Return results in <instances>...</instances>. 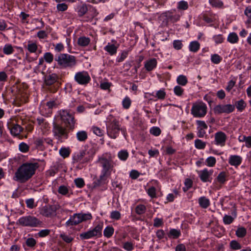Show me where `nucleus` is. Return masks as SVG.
Instances as JSON below:
<instances>
[{
	"label": "nucleus",
	"mask_w": 251,
	"mask_h": 251,
	"mask_svg": "<svg viewBox=\"0 0 251 251\" xmlns=\"http://www.w3.org/2000/svg\"><path fill=\"white\" fill-rule=\"evenodd\" d=\"M39 167L37 162H26L21 165L15 173L13 179L23 183L29 180Z\"/></svg>",
	"instance_id": "obj_1"
},
{
	"label": "nucleus",
	"mask_w": 251,
	"mask_h": 251,
	"mask_svg": "<svg viewBox=\"0 0 251 251\" xmlns=\"http://www.w3.org/2000/svg\"><path fill=\"white\" fill-rule=\"evenodd\" d=\"M114 157L110 153H104L98 157L97 163L101 168L100 175L101 179H106L109 176L113 171L116 163Z\"/></svg>",
	"instance_id": "obj_2"
},
{
	"label": "nucleus",
	"mask_w": 251,
	"mask_h": 251,
	"mask_svg": "<svg viewBox=\"0 0 251 251\" xmlns=\"http://www.w3.org/2000/svg\"><path fill=\"white\" fill-rule=\"evenodd\" d=\"M106 124V130L108 136L112 139H116L119 135L121 131L125 137L126 136V129L122 127L119 120L110 115Z\"/></svg>",
	"instance_id": "obj_3"
},
{
	"label": "nucleus",
	"mask_w": 251,
	"mask_h": 251,
	"mask_svg": "<svg viewBox=\"0 0 251 251\" xmlns=\"http://www.w3.org/2000/svg\"><path fill=\"white\" fill-rule=\"evenodd\" d=\"M55 61L61 69H72L77 64L76 57L68 53H60L55 56Z\"/></svg>",
	"instance_id": "obj_4"
},
{
	"label": "nucleus",
	"mask_w": 251,
	"mask_h": 251,
	"mask_svg": "<svg viewBox=\"0 0 251 251\" xmlns=\"http://www.w3.org/2000/svg\"><path fill=\"white\" fill-rule=\"evenodd\" d=\"M23 226L35 227L40 226L42 222L33 216H25L20 218L17 223Z\"/></svg>",
	"instance_id": "obj_5"
},
{
	"label": "nucleus",
	"mask_w": 251,
	"mask_h": 251,
	"mask_svg": "<svg viewBox=\"0 0 251 251\" xmlns=\"http://www.w3.org/2000/svg\"><path fill=\"white\" fill-rule=\"evenodd\" d=\"M103 223L98 224L94 228L88 231L80 234L79 237L81 240H87L93 238H99L102 236Z\"/></svg>",
	"instance_id": "obj_6"
},
{
	"label": "nucleus",
	"mask_w": 251,
	"mask_h": 251,
	"mask_svg": "<svg viewBox=\"0 0 251 251\" xmlns=\"http://www.w3.org/2000/svg\"><path fill=\"white\" fill-rule=\"evenodd\" d=\"M62 122L69 129L73 130L75 128V121L73 113L69 110H63L60 112Z\"/></svg>",
	"instance_id": "obj_7"
},
{
	"label": "nucleus",
	"mask_w": 251,
	"mask_h": 251,
	"mask_svg": "<svg viewBox=\"0 0 251 251\" xmlns=\"http://www.w3.org/2000/svg\"><path fill=\"white\" fill-rule=\"evenodd\" d=\"M63 127L61 124L53 123L52 132L54 136L58 140L67 139L68 138L69 129Z\"/></svg>",
	"instance_id": "obj_8"
},
{
	"label": "nucleus",
	"mask_w": 251,
	"mask_h": 251,
	"mask_svg": "<svg viewBox=\"0 0 251 251\" xmlns=\"http://www.w3.org/2000/svg\"><path fill=\"white\" fill-rule=\"evenodd\" d=\"M191 112L194 117H203L206 114V105L203 102L195 103L193 104Z\"/></svg>",
	"instance_id": "obj_9"
},
{
	"label": "nucleus",
	"mask_w": 251,
	"mask_h": 251,
	"mask_svg": "<svg viewBox=\"0 0 251 251\" xmlns=\"http://www.w3.org/2000/svg\"><path fill=\"white\" fill-rule=\"evenodd\" d=\"M235 110V106L233 104H218L213 108L214 113L215 114H221L223 113L229 114Z\"/></svg>",
	"instance_id": "obj_10"
},
{
	"label": "nucleus",
	"mask_w": 251,
	"mask_h": 251,
	"mask_svg": "<svg viewBox=\"0 0 251 251\" xmlns=\"http://www.w3.org/2000/svg\"><path fill=\"white\" fill-rule=\"evenodd\" d=\"M75 80L79 84L86 85L91 80L90 76L86 71H81L76 73L74 76Z\"/></svg>",
	"instance_id": "obj_11"
},
{
	"label": "nucleus",
	"mask_w": 251,
	"mask_h": 251,
	"mask_svg": "<svg viewBox=\"0 0 251 251\" xmlns=\"http://www.w3.org/2000/svg\"><path fill=\"white\" fill-rule=\"evenodd\" d=\"M36 148L40 150H43L48 146H53L52 140L50 138H37L34 142Z\"/></svg>",
	"instance_id": "obj_12"
},
{
	"label": "nucleus",
	"mask_w": 251,
	"mask_h": 251,
	"mask_svg": "<svg viewBox=\"0 0 251 251\" xmlns=\"http://www.w3.org/2000/svg\"><path fill=\"white\" fill-rule=\"evenodd\" d=\"M56 207L54 205H47L40 208L39 213L46 217H51L56 215Z\"/></svg>",
	"instance_id": "obj_13"
},
{
	"label": "nucleus",
	"mask_w": 251,
	"mask_h": 251,
	"mask_svg": "<svg viewBox=\"0 0 251 251\" xmlns=\"http://www.w3.org/2000/svg\"><path fill=\"white\" fill-rule=\"evenodd\" d=\"M213 174V171H208L207 169H204L198 172L199 176L201 180L203 182H211L212 178L211 176Z\"/></svg>",
	"instance_id": "obj_14"
},
{
	"label": "nucleus",
	"mask_w": 251,
	"mask_h": 251,
	"mask_svg": "<svg viewBox=\"0 0 251 251\" xmlns=\"http://www.w3.org/2000/svg\"><path fill=\"white\" fill-rule=\"evenodd\" d=\"M8 128L10 131L11 134L15 137L20 135L23 131L24 128L19 125L14 123L8 124Z\"/></svg>",
	"instance_id": "obj_15"
},
{
	"label": "nucleus",
	"mask_w": 251,
	"mask_h": 251,
	"mask_svg": "<svg viewBox=\"0 0 251 251\" xmlns=\"http://www.w3.org/2000/svg\"><path fill=\"white\" fill-rule=\"evenodd\" d=\"M226 138V135L224 132L222 131L216 132L215 134V144L221 147L224 146L225 145Z\"/></svg>",
	"instance_id": "obj_16"
},
{
	"label": "nucleus",
	"mask_w": 251,
	"mask_h": 251,
	"mask_svg": "<svg viewBox=\"0 0 251 251\" xmlns=\"http://www.w3.org/2000/svg\"><path fill=\"white\" fill-rule=\"evenodd\" d=\"M180 18V16L178 14H176L173 15L172 14V12L167 11L161 14L159 18L160 20L161 19H163L164 20H166L167 21L170 20L173 22H176L179 20Z\"/></svg>",
	"instance_id": "obj_17"
},
{
	"label": "nucleus",
	"mask_w": 251,
	"mask_h": 251,
	"mask_svg": "<svg viewBox=\"0 0 251 251\" xmlns=\"http://www.w3.org/2000/svg\"><path fill=\"white\" fill-rule=\"evenodd\" d=\"M81 222H82L80 214L79 213L75 214L66 222L65 225L67 226H75Z\"/></svg>",
	"instance_id": "obj_18"
},
{
	"label": "nucleus",
	"mask_w": 251,
	"mask_h": 251,
	"mask_svg": "<svg viewBox=\"0 0 251 251\" xmlns=\"http://www.w3.org/2000/svg\"><path fill=\"white\" fill-rule=\"evenodd\" d=\"M58 79L59 77L57 75L53 73L46 75L44 78V82L46 85L50 86L56 82Z\"/></svg>",
	"instance_id": "obj_19"
},
{
	"label": "nucleus",
	"mask_w": 251,
	"mask_h": 251,
	"mask_svg": "<svg viewBox=\"0 0 251 251\" xmlns=\"http://www.w3.org/2000/svg\"><path fill=\"white\" fill-rule=\"evenodd\" d=\"M157 62L155 58H151L145 62L144 67L148 72H150L155 69Z\"/></svg>",
	"instance_id": "obj_20"
},
{
	"label": "nucleus",
	"mask_w": 251,
	"mask_h": 251,
	"mask_svg": "<svg viewBox=\"0 0 251 251\" xmlns=\"http://www.w3.org/2000/svg\"><path fill=\"white\" fill-rule=\"evenodd\" d=\"M242 162V158L237 155H232L229 157L228 163L231 166L237 167Z\"/></svg>",
	"instance_id": "obj_21"
},
{
	"label": "nucleus",
	"mask_w": 251,
	"mask_h": 251,
	"mask_svg": "<svg viewBox=\"0 0 251 251\" xmlns=\"http://www.w3.org/2000/svg\"><path fill=\"white\" fill-rule=\"evenodd\" d=\"M118 49V47H116L114 44L108 43L107 45L104 47V50L108 52L111 55H113L116 53Z\"/></svg>",
	"instance_id": "obj_22"
},
{
	"label": "nucleus",
	"mask_w": 251,
	"mask_h": 251,
	"mask_svg": "<svg viewBox=\"0 0 251 251\" xmlns=\"http://www.w3.org/2000/svg\"><path fill=\"white\" fill-rule=\"evenodd\" d=\"M200 206L202 208H207L210 204L209 200L204 196L201 197L198 200Z\"/></svg>",
	"instance_id": "obj_23"
},
{
	"label": "nucleus",
	"mask_w": 251,
	"mask_h": 251,
	"mask_svg": "<svg viewBox=\"0 0 251 251\" xmlns=\"http://www.w3.org/2000/svg\"><path fill=\"white\" fill-rule=\"evenodd\" d=\"M76 137L78 141L84 142L87 139L88 134L86 131L80 130L76 133Z\"/></svg>",
	"instance_id": "obj_24"
},
{
	"label": "nucleus",
	"mask_w": 251,
	"mask_h": 251,
	"mask_svg": "<svg viewBox=\"0 0 251 251\" xmlns=\"http://www.w3.org/2000/svg\"><path fill=\"white\" fill-rule=\"evenodd\" d=\"M90 42V39L85 36H81L78 38L77 44L79 46L86 47L88 46Z\"/></svg>",
	"instance_id": "obj_25"
},
{
	"label": "nucleus",
	"mask_w": 251,
	"mask_h": 251,
	"mask_svg": "<svg viewBox=\"0 0 251 251\" xmlns=\"http://www.w3.org/2000/svg\"><path fill=\"white\" fill-rule=\"evenodd\" d=\"M236 107L237 110L240 112H242L246 107V103L242 99L236 101L235 104H233Z\"/></svg>",
	"instance_id": "obj_26"
},
{
	"label": "nucleus",
	"mask_w": 251,
	"mask_h": 251,
	"mask_svg": "<svg viewBox=\"0 0 251 251\" xmlns=\"http://www.w3.org/2000/svg\"><path fill=\"white\" fill-rule=\"evenodd\" d=\"M200 48V43L197 41H192L190 42L189 46V49L190 51L193 52H197Z\"/></svg>",
	"instance_id": "obj_27"
},
{
	"label": "nucleus",
	"mask_w": 251,
	"mask_h": 251,
	"mask_svg": "<svg viewBox=\"0 0 251 251\" xmlns=\"http://www.w3.org/2000/svg\"><path fill=\"white\" fill-rule=\"evenodd\" d=\"M88 11L87 5L85 4H82L77 7V14L79 17H82Z\"/></svg>",
	"instance_id": "obj_28"
},
{
	"label": "nucleus",
	"mask_w": 251,
	"mask_h": 251,
	"mask_svg": "<svg viewBox=\"0 0 251 251\" xmlns=\"http://www.w3.org/2000/svg\"><path fill=\"white\" fill-rule=\"evenodd\" d=\"M227 40L231 44H235L238 42L239 38L236 33L231 32L229 34Z\"/></svg>",
	"instance_id": "obj_29"
},
{
	"label": "nucleus",
	"mask_w": 251,
	"mask_h": 251,
	"mask_svg": "<svg viewBox=\"0 0 251 251\" xmlns=\"http://www.w3.org/2000/svg\"><path fill=\"white\" fill-rule=\"evenodd\" d=\"M114 229L112 226H107L103 231V235L106 238L111 237L113 234Z\"/></svg>",
	"instance_id": "obj_30"
},
{
	"label": "nucleus",
	"mask_w": 251,
	"mask_h": 251,
	"mask_svg": "<svg viewBox=\"0 0 251 251\" xmlns=\"http://www.w3.org/2000/svg\"><path fill=\"white\" fill-rule=\"evenodd\" d=\"M85 154H86L85 151H81L79 152H78L77 154L74 155V156L73 157V160L75 162H83V161H82V159H83V157H84V156L85 155Z\"/></svg>",
	"instance_id": "obj_31"
},
{
	"label": "nucleus",
	"mask_w": 251,
	"mask_h": 251,
	"mask_svg": "<svg viewBox=\"0 0 251 251\" xmlns=\"http://www.w3.org/2000/svg\"><path fill=\"white\" fill-rule=\"evenodd\" d=\"M14 50L11 45L7 44L4 45L3 48V52L4 54L9 55L13 53Z\"/></svg>",
	"instance_id": "obj_32"
},
{
	"label": "nucleus",
	"mask_w": 251,
	"mask_h": 251,
	"mask_svg": "<svg viewBox=\"0 0 251 251\" xmlns=\"http://www.w3.org/2000/svg\"><path fill=\"white\" fill-rule=\"evenodd\" d=\"M177 83L182 86H185L188 82L187 78L184 75H179L176 79Z\"/></svg>",
	"instance_id": "obj_33"
},
{
	"label": "nucleus",
	"mask_w": 251,
	"mask_h": 251,
	"mask_svg": "<svg viewBox=\"0 0 251 251\" xmlns=\"http://www.w3.org/2000/svg\"><path fill=\"white\" fill-rule=\"evenodd\" d=\"M247 234V230L244 227H240L236 231V235L239 238H243Z\"/></svg>",
	"instance_id": "obj_34"
},
{
	"label": "nucleus",
	"mask_w": 251,
	"mask_h": 251,
	"mask_svg": "<svg viewBox=\"0 0 251 251\" xmlns=\"http://www.w3.org/2000/svg\"><path fill=\"white\" fill-rule=\"evenodd\" d=\"M27 49L30 52L34 53L37 50V45L35 43L28 41Z\"/></svg>",
	"instance_id": "obj_35"
},
{
	"label": "nucleus",
	"mask_w": 251,
	"mask_h": 251,
	"mask_svg": "<svg viewBox=\"0 0 251 251\" xmlns=\"http://www.w3.org/2000/svg\"><path fill=\"white\" fill-rule=\"evenodd\" d=\"M180 231L176 229H171L170 230L168 236L169 238H173L174 239L177 238L180 235Z\"/></svg>",
	"instance_id": "obj_36"
},
{
	"label": "nucleus",
	"mask_w": 251,
	"mask_h": 251,
	"mask_svg": "<svg viewBox=\"0 0 251 251\" xmlns=\"http://www.w3.org/2000/svg\"><path fill=\"white\" fill-rule=\"evenodd\" d=\"M195 146L197 149L199 150L204 149L206 146V142L200 139H196L195 141Z\"/></svg>",
	"instance_id": "obj_37"
},
{
	"label": "nucleus",
	"mask_w": 251,
	"mask_h": 251,
	"mask_svg": "<svg viewBox=\"0 0 251 251\" xmlns=\"http://www.w3.org/2000/svg\"><path fill=\"white\" fill-rule=\"evenodd\" d=\"M227 175L224 172H221L217 176V179L221 184H224L226 181Z\"/></svg>",
	"instance_id": "obj_38"
},
{
	"label": "nucleus",
	"mask_w": 251,
	"mask_h": 251,
	"mask_svg": "<svg viewBox=\"0 0 251 251\" xmlns=\"http://www.w3.org/2000/svg\"><path fill=\"white\" fill-rule=\"evenodd\" d=\"M146 207L144 204H139L135 207V212L138 215H142L145 213Z\"/></svg>",
	"instance_id": "obj_39"
},
{
	"label": "nucleus",
	"mask_w": 251,
	"mask_h": 251,
	"mask_svg": "<svg viewBox=\"0 0 251 251\" xmlns=\"http://www.w3.org/2000/svg\"><path fill=\"white\" fill-rule=\"evenodd\" d=\"M119 158L122 161H126L128 157V153L126 150H122L118 153Z\"/></svg>",
	"instance_id": "obj_40"
},
{
	"label": "nucleus",
	"mask_w": 251,
	"mask_h": 251,
	"mask_svg": "<svg viewBox=\"0 0 251 251\" xmlns=\"http://www.w3.org/2000/svg\"><path fill=\"white\" fill-rule=\"evenodd\" d=\"M177 8L179 10H185L188 8V3L184 0H181L177 3Z\"/></svg>",
	"instance_id": "obj_41"
},
{
	"label": "nucleus",
	"mask_w": 251,
	"mask_h": 251,
	"mask_svg": "<svg viewBox=\"0 0 251 251\" xmlns=\"http://www.w3.org/2000/svg\"><path fill=\"white\" fill-rule=\"evenodd\" d=\"M131 103V100L127 96L122 101V105L126 109H127L130 107Z\"/></svg>",
	"instance_id": "obj_42"
},
{
	"label": "nucleus",
	"mask_w": 251,
	"mask_h": 251,
	"mask_svg": "<svg viewBox=\"0 0 251 251\" xmlns=\"http://www.w3.org/2000/svg\"><path fill=\"white\" fill-rule=\"evenodd\" d=\"M59 154L63 158L68 157L70 154V150L69 148H61L59 150Z\"/></svg>",
	"instance_id": "obj_43"
},
{
	"label": "nucleus",
	"mask_w": 251,
	"mask_h": 251,
	"mask_svg": "<svg viewBox=\"0 0 251 251\" xmlns=\"http://www.w3.org/2000/svg\"><path fill=\"white\" fill-rule=\"evenodd\" d=\"M44 59L47 63L50 64L53 60V55L50 52H46L44 55Z\"/></svg>",
	"instance_id": "obj_44"
},
{
	"label": "nucleus",
	"mask_w": 251,
	"mask_h": 251,
	"mask_svg": "<svg viewBox=\"0 0 251 251\" xmlns=\"http://www.w3.org/2000/svg\"><path fill=\"white\" fill-rule=\"evenodd\" d=\"M222 60V58L218 54H212L211 56V61L214 64H219Z\"/></svg>",
	"instance_id": "obj_45"
},
{
	"label": "nucleus",
	"mask_w": 251,
	"mask_h": 251,
	"mask_svg": "<svg viewBox=\"0 0 251 251\" xmlns=\"http://www.w3.org/2000/svg\"><path fill=\"white\" fill-rule=\"evenodd\" d=\"M206 164L208 167H213L216 162V158L213 156L208 157L205 160Z\"/></svg>",
	"instance_id": "obj_46"
},
{
	"label": "nucleus",
	"mask_w": 251,
	"mask_h": 251,
	"mask_svg": "<svg viewBox=\"0 0 251 251\" xmlns=\"http://www.w3.org/2000/svg\"><path fill=\"white\" fill-rule=\"evenodd\" d=\"M25 244L27 247L33 249L36 244V241L33 238H28L25 241Z\"/></svg>",
	"instance_id": "obj_47"
},
{
	"label": "nucleus",
	"mask_w": 251,
	"mask_h": 251,
	"mask_svg": "<svg viewBox=\"0 0 251 251\" xmlns=\"http://www.w3.org/2000/svg\"><path fill=\"white\" fill-rule=\"evenodd\" d=\"M29 147L25 142L21 143L19 145V149L20 151L25 153L29 151Z\"/></svg>",
	"instance_id": "obj_48"
},
{
	"label": "nucleus",
	"mask_w": 251,
	"mask_h": 251,
	"mask_svg": "<svg viewBox=\"0 0 251 251\" xmlns=\"http://www.w3.org/2000/svg\"><path fill=\"white\" fill-rule=\"evenodd\" d=\"M110 218L114 220H119L121 218L120 212L117 210L112 211L110 213Z\"/></svg>",
	"instance_id": "obj_49"
},
{
	"label": "nucleus",
	"mask_w": 251,
	"mask_h": 251,
	"mask_svg": "<svg viewBox=\"0 0 251 251\" xmlns=\"http://www.w3.org/2000/svg\"><path fill=\"white\" fill-rule=\"evenodd\" d=\"M235 217L236 215L234 217H232L231 216L225 215L223 217V222L226 225H229L233 222Z\"/></svg>",
	"instance_id": "obj_50"
},
{
	"label": "nucleus",
	"mask_w": 251,
	"mask_h": 251,
	"mask_svg": "<svg viewBox=\"0 0 251 251\" xmlns=\"http://www.w3.org/2000/svg\"><path fill=\"white\" fill-rule=\"evenodd\" d=\"M230 247L231 249L238 250L241 248V245L236 240H232L230 242Z\"/></svg>",
	"instance_id": "obj_51"
},
{
	"label": "nucleus",
	"mask_w": 251,
	"mask_h": 251,
	"mask_svg": "<svg viewBox=\"0 0 251 251\" xmlns=\"http://www.w3.org/2000/svg\"><path fill=\"white\" fill-rule=\"evenodd\" d=\"M68 6L65 3H58L56 5L57 10L59 12H63L67 10Z\"/></svg>",
	"instance_id": "obj_52"
},
{
	"label": "nucleus",
	"mask_w": 251,
	"mask_h": 251,
	"mask_svg": "<svg viewBox=\"0 0 251 251\" xmlns=\"http://www.w3.org/2000/svg\"><path fill=\"white\" fill-rule=\"evenodd\" d=\"M161 129L157 126H153L150 129V133L155 136H159L161 133Z\"/></svg>",
	"instance_id": "obj_53"
},
{
	"label": "nucleus",
	"mask_w": 251,
	"mask_h": 251,
	"mask_svg": "<svg viewBox=\"0 0 251 251\" xmlns=\"http://www.w3.org/2000/svg\"><path fill=\"white\" fill-rule=\"evenodd\" d=\"M211 5L216 7H221L223 6V3L220 0H209Z\"/></svg>",
	"instance_id": "obj_54"
},
{
	"label": "nucleus",
	"mask_w": 251,
	"mask_h": 251,
	"mask_svg": "<svg viewBox=\"0 0 251 251\" xmlns=\"http://www.w3.org/2000/svg\"><path fill=\"white\" fill-rule=\"evenodd\" d=\"M174 92L177 96H181L183 93L184 90L180 86H176L174 89Z\"/></svg>",
	"instance_id": "obj_55"
},
{
	"label": "nucleus",
	"mask_w": 251,
	"mask_h": 251,
	"mask_svg": "<svg viewBox=\"0 0 251 251\" xmlns=\"http://www.w3.org/2000/svg\"><path fill=\"white\" fill-rule=\"evenodd\" d=\"M166 96V93L164 89H160L157 91L156 93V97L158 99L163 100L165 99Z\"/></svg>",
	"instance_id": "obj_56"
},
{
	"label": "nucleus",
	"mask_w": 251,
	"mask_h": 251,
	"mask_svg": "<svg viewBox=\"0 0 251 251\" xmlns=\"http://www.w3.org/2000/svg\"><path fill=\"white\" fill-rule=\"evenodd\" d=\"M163 225V219L155 218L153 219V226L156 227L161 226Z\"/></svg>",
	"instance_id": "obj_57"
},
{
	"label": "nucleus",
	"mask_w": 251,
	"mask_h": 251,
	"mask_svg": "<svg viewBox=\"0 0 251 251\" xmlns=\"http://www.w3.org/2000/svg\"><path fill=\"white\" fill-rule=\"evenodd\" d=\"M90 16L87 17V19L85 20V21L88 22L90 20L93 19L95 16H97L98 13L95 9H93L92 11H89L88 13Z\"/></svg>",
	"instance_id": "obj_58"
},
{
	"label": "nucleus",
	"mask_w": 251,
	"mask_h": 251,
	"mask_svg": "<svg viewBox=\"0 0 251 251\" xmlns=\"http://www.w3.org/2000/svg\"><path fill=\"white\" fill-rule=\"evenodd\" d=\"M50 229H42V230H40L38 233L37 234L39 237L43 238V237H46L48 235H49V234L50 233Z\"/></svg>",
	"instance_id": "obj_59"
},
{
	"label": "nucleus",
	"mask_w": 251,
	"mask_h": 251,
	"mask_svg": "<svg viewBox=\"0 0 251 251\" xmlns=\"http://www.w3.org/2000/svg\"><path fill=\"white\" fill-rule=\"evenodd\" d=\"M75 183L78 188H82L84 186V181L82 178H77L75 180Z\"/></svg>",
	"instance_id": "obj_60"
},
{
	"label": "nucleus",
	"mask_w": 251,
	"mask_h": 251,
	"mask_svg": "<svg viewBox=\"0 0 251 251\" xmlns=\"http://www.w3.org/2000/svg\"><path fill=\"white\" fill-rule=\"evenodd\" d=\"M58 191L59 194L65 195L68 193L69 190L66 186L61 185L59 187Z\"/></svg>",
	"instance_id": "obj_61"
},
{
	"label": "nucleus",
	"mask_w": 251,
	"mask_h": 251,
	"mask_svg": "<svg viewBox=\"0 0 251 251\" xmlns=\"http://www.w3.org/2000/svg\"><path fill=\"white\" fill-rule=\"evenodd\" d=\"M214 41L217 44H221L224 41V38L221 34L216 35L213 37Z\"/></svg>",
	"instance_id": "obj_62"
},
{
	"label": "nucleus",
	"mask_w": 251,
	"mask_h": 251,
	"mask_svg": "<svg viewBox=\"0 0 251 251\" xmlns=\"http://www.w3.org/2000/svg\"><path fill=\"white\" fill-rule=\"evenodd\" d=\"M25 203L26 206L30 209H32L35 206L33 199H29L26 200L25 201Z\"/></svg>",
	"instance_id": "obj_63"
},
{
	"label": "nucleus",
	"mask_w": 251,
	"mask_h": 251,
	"mask_svg": "<svg viewBox=\"0 0 251 251\" xmlns=\"http://www.w3.org/2000/svg\"><path fill=\"white\" fill-rule=\"evenodd\" d=\"M123 248L127 251H131L133 250V244L129 242L125 243Z\"/></svg>",
	"instance_id": "obj_64"
}]
</instances>
